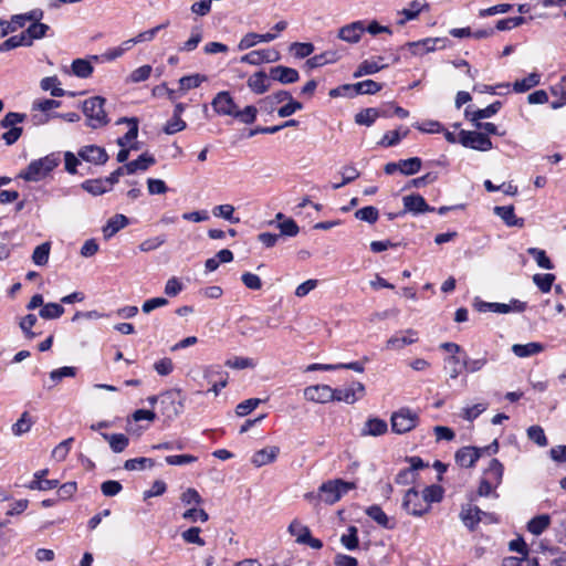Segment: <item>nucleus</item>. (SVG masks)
<instances>
[{
  "instance_id": "obj_32",
  "label": "nucleus",
  "mask_w": 566,
  "mask_h": 566,
  "mask_svg": "<svg viewBox=\"0 0 566 566\" xmlns=\"http://www.w3.org/2000/svg\"><path fill=\"white\" fill-rule=\"evenodd\" d=\"M102 437L116 453L124 451L129 443V439L123 433H102Z\"/></svg>"
},
{
  "instance_id": "obj_21",
  "label": "nucleus",
  "mask_w": 566,
  "mask_h": 566,
  "mask_svg": "<svg viewBox=\"0 0 566 566\" xmlns=\"http://www.w3.org/2000/svg\"><path fill=\"white\" fill-rule=\"evenodd\" d=\"M467 366V356L463 358L457 355H450L444 358V370L448 373L451 379L458 378V376L462 373Z\"/></svg>"
},
{
  "instance_id": "obj_36",
  "label": "nucleus",
  "mask_w": 566,
  "mask_h": 566,
  "mask_svg": "<svg viewBox=\"0 0 566 566\" xmlns=\"http://www.w3.org/2000/svg\"><path fill=\"white\" fill-rule=\"evenodd\" d=\"M289 533L295 537V541L298 544L305 543V539H308L307 536L310 535V528L302 524L300 521L294 520L289 525Z\"/></svg>"
},
{
  "instance_id": "obj_41",
  "label": "nucleus",
  "mask_w": 566,
  "mask_h": 566,
  "mask_svg": "<svg viewBox=\"0 0 566 566\" xmlns=\"http://www.w3.org/2000/svg\"><path fill=\"white\" fill-rule=\"evenodd\" d=\"M421 164L422 161L419 157L399 160V171L406 176L415 175L420 170Z\"/></svg>"
},
{
  "instance_id": "obj_34",
  "label": "nucleus",
  "mask_w": 566,
  "mask_h": 566,
  "mask_svg": "<svg viewBox=\"0 0 566 566\" xmlns=\"http://www.w3.org/2000/svg\"><path fill=\"white\" fill-rule=\"evenodd\" d=\"M30 45H31V40L27 39V34L22 32L18 35H13V36L7 39L6 41H3L0 44V52H7V51H10L18 46H30Z\"/></svg>"
},
{
  "instance_id": "obj_16",
  "label": "nucleus",
  "mask_w": 566,
  "mask_h": 566,
  "mask_svg": "<svg viewBox=\"0 0 566 566\" xmlns=\"http://www.w3.org/2000/svg\"><path fill=\"white\" fill-rule=\"evenodd\" d=\"M78 156L86 161L94 163L96 165H103L107 161L108 155L104 148L88 145L81 148Z\"/></svg>"
},
{
  "instance_id": "obj_44",
  "label": "nucleus",
  "mask_w": 566,
  "mask_h": 566,
  "mask_svg": "<svg viewBox=\"0 0 566 566\" xmlns=\"http://www.w3.org/2000/svg\"><path fill=\"white\" fill-rule=\"evenodd\" d=\"M439 39H424L417 42H411L408 44L413 54H424L431 52L436 49V44L439 42Z\"/></svg>"
},
{
  "instance_id": "obj_46",
  "label": "nucleus",
  "mask_w": 566,
  "mask_h": 566,
  "mask_svg": "<svg viewBox=\"0 0 566 566\" xmlns=\"http://www.w3.org/2000/svg\"><path fill=\"white\" fill-rule=\"evenodd\" d=\"M366 514L376 523L386 528H391L389 517L378 505H371L366 510Z\"/></svg>"
},
{
  "instance_id": "obj_22",
  "label": "nucleus",
  "mask_w": 566,
  "mask_h": 566,
  "mask_svg": "<svg viewBox=\"0 0 566 566\" xmlns=\"http://www.w3.org/2000/svg\"><path fill=\"white\" fill-rule=\"evenodd\" d=\"M494 213L509 227L522 228L524 226V220L515 216L513 206H497L494 208Z\"/></svg>"
},
{
  "instance_id": "obj_38",
  "label": "nucleus",
  "mask_w": 566,
  "mask_h": 566,
  "mask_svg": "<svg viewBox=\"0 0 566 566\" xmlns=\"http://www.w3.org/2000/svg\"><path fill=\"white\" fill-rule=\"evenodd\" d=\"M40 86L43 91H50L54 97H62L65 91L60 87V81L56 76H48L41 80Z\"/></svg>"
},
{
  "instance_id": "obj_1",
  "label": "nucleus",
  "mask_w": 566,
  "mask_h": 566,
  "mask_svg": "<svg viewBox=\"0 0 566 566\" xmlns=\"http://www.w3.org/2000/svg\"><path fill=\"white\" fill-rule=\"evenodd\" d=\"M60 163L59 156L51 154L43 158L33 160L21 171L19 177L27 181H40L45 178Z\"/></svg>"
},
{
  "instance_id": "obj_4",
  "label": "nucleus",
  "mask_w": 566,
  "mask_h": 566,
  "mask_svg": "<svg viewBox=\"0 0 566 566\" xmlns=\"http://www.w3.org/2000/svg\"><path fill=\"white\" fill-rule=\"evenodd\" d=\"M356 485L353 482H345L343 480H332L323 483L319 486V497L322 501L328 504H334L348 491L355 489Z\"/></svg>"
},
{
  "instance_id": "obj_18",
  "label": "nucleus",
  "mask_w": 566,
  "mask_h": 566,
  "mask_svg": "<svg viewBox=\"0 0 566 566\" xmlns=\"http://www.w3.org/2000/svg\"><path fill=\"white\" fill-rule=\"evenodd\" d=\"M270 76L282 84H291L298 81V72L295 69L277 65L270 70Z\"/></svg>"
},
{
  "instance_id": "obj_56",
  "label": "nucleus",
  "mask_w": 566,
  "mask_h": 566,
  "mask_svg": "<svg viewBox=\"0 0 566 566\" xmlns=\"http://www.w3.org/2000/svg\"><path fill=\"white\" fill-rule=\"evenodd\" d=\"M356 94H376L382 87L380 83H377L373 80H365L358 83H355Z\"/></svg>"
},
{
  "instance_id": "obj_45",
  "label": "nucleus",
  "mask_w": 566,
  "mask_h": 566,
  "mask_svg": "<svg viewBox=\"0 0 566 566\" xmlns=\"http://www.w3.org/2000/svg\"><path fill=\"white\" fill-rule=\"evenodd\" d=\"M234 207L230 203L219 205L212 209V214L216 218H222L232 223H238L240 219L234 217Z\"/></svg>"
},
{
  "instance_id": "obj_35",
  "label": "nucleus",
  "mask_w": 566,
  "mask_h": 566,
  "mask_svg": "<svg viewBox=\"0 0 566 566\" xmlns=\"http://www.w3.org/2000/svg\"><path fill=\"white\" fill-rule=\"evenodd\" d=\"M72 72L75 76L87 78L92 75L94 67L90 61L84 59H76L72 62Z\"/></svg>"
},
{
  "instance_id": "obj_43",
  "label": "nucleus",
  "mask_w": 566,
  "mask_h": 566,
  "mask_svg": "<svg viewBox=\"0 0 566 566\" xmlns=\"http://www.w3.org/2000/svg\"><path fill=\"white\" fill-rule=\"evenodd\" d=\"M82 188L94 196H98L111 190V187L107 186L106 179L86 180L82 184Z\"/></svg>"
},
{
  "instance_id": "obj_10",
  "label": "nucleus",
  "mask_w": 566,
  "mask_h": 566,
  "mask_svg": "<svg viewBox=\"0 0 566 566\" xmlns=\"http://www.w3.org/2000/svg\"><path fill=\"white\" fill-rule=\"evenodd\" d=\"M184 397L179 390L168 391L161 396V405L164 406V413L168 418H175L184 410Z\"/></svg>"
},
{
  "instance_id": "obj_5",
  "label": "nucleus",
  "mask_w": 566,
  "mask_h": 566,
  "mask_svg": "<svg viewBox=\"0 0 566 566\" xmlns=\"http://www.w3.org/2000/svg\"><path fill=\"white\" fill-rule=\"evenodd\" d=\"M418 421L417 412L408 408H401L391 415V430L397 434L407 433L417 427Z\"/></svg>"
},
{
  "instance_id": "obj_8",
  "label": "nucleus",
  "mask_w": 566,
  "mask_h": 566,
  "mask_svg": "<svg viewBox=\"0 0 566 566\" xmlns=\"http://www.w3.org/2000/svg\"><path fill=\"white\" fill-rule=\"evenodd\" d=\"M304 398L315 403L335 401V390L328 385H313L304 389Z\"/></svg>"
},
{
  "instance_id": "obj_53",
  "label": "nucleus",
  "mask_w": 566,
  "mask_h": 566,
  "mask_svg": "<svg viewBox=\"0 0 566 566\" xmlns=\"http://www.w3.org/2000/svg\"><path fill=\"white\" fill-rule=\"evenodd\" d=\"M36 322L38 318L34 314H28L20 319L19 326L23 332L25 338L33 339L36 336V334L31 331L32 327L36 324Z\"/></svg>"
},
{
  "instance_id": "obj_19",
  "label": "nucleus",
  "mask_w": 566,
  "mask_h": 566,
  "mask_svg": "<svg viewBox=\"0 0 566 566\" xmlns=\"http://www.w3.org/2000/svg\"><path fill=\"white\" fill-rule=\"evenodd\" d=\"M406 211L413 213L431 212L433 208L428 206L424 198L420 195H408L402 198Z\"/></svg>"
},
{
  "instance_id": "obj_12",
  "label": "nucleus",
  "mask_w": 566,
  "mask_h": 566,
  "mask_svg": "<svg viewBox=\"0 0 566 566\" xmlns=\"http://www.w3.org/2000/svg\"><path fill=\"white\" fill-rule=\"evenodd\" d=\"M216 113L223 116H232L235 114L237 104L229 92H219L211 102Z\"/></svg>"
},
{
  "instance_id": "obj_30",
  "label": "nucleus",
  "mask_w": 566,
  "mask_h": 566,
  "mask_svg": "<svg viewBox=\"0 0 566 566\" xmlns=\"http://www.w3.org/2000/svg\"><path fill=\"white\" fill-rule=\"evenodd\" d=\"M504 467L497 459H492L483 473V478L500 485L503 479Z\"/></svg>"
},
{
  "instance_id": "obj_40",
  "label": "nucleus",
  "mask_w": 566,
  "mask_h": 566,
  "mask_svg": "<svg viewBox=\"0 0 566 566\" xmlns=\"http://www.w3.org/2000/svg\"><path fill=\"white\" fill-rule=\"evenodd\" d=\"M168 23L169 22H166V23L157 25V27H155V28H153L150 30L140 32L135 38L126 40V45L127 46H134L135 44L140 43V42L151 41L156 36L157 32L159 30H161L163 28H166L168 25Z\"/></svg>"
},
{
  "instance_id": "obj_14",
  "label": "nucleus",
  "mask_w": 566,
  "mask_h": 566,
  "mask_svg": "<svg viewBox=\"0 0 566 566\" xmlns=\"http://www.w3.org/2000/svg\"><path fill=\"white\" fill-rule=\"evenodd\" d=\"M280 453V448L277 446H269L261 450H258L251 457V463L255 468H261L266 464L273 463Z\"/></svg>"
},
{
  "instance_id": "obj_49",
  "label": "nucleus",
  "mask_w": 566,
  "mask_h": 566,
  "mask_svg": "<svg viewBox=\"0 0 566 566\" xmlns=\"http://www.w3.org/2000/svg\"><path fill=\"white\" fill-rule=\"evenodd\" d=\"M501 106H502L501 102L496 101V102L490 104L489 106H486L485 108H481V109L473 112L471 119H472V122H479L480 119L492 117L500 111Z\"/></svg>"
},
{
  "instance_id": "obj_54",
  "label": "nucleus",
  "mask_w": 566,
  "mask_h": 566,
  "mask_svg": "<svg viewBox=\"0 0 566 566\" xmlns=\"http://www.w3.org/2000/svg\"><path fill=\"white\" fill-rule=\"evenodd\" d=\"M224 365L231 369L254 368L255 361L249 357H232L226 360Z\"/></svg>"
},
{
  "instance_id": "obj_48",
  "label": "nucleus",
  "mask_w": 566,
  "mask_h": 566,
  "mask_svg": "<svg viewBox=\"0 0 566 566\" xmlns=\"http://www.w3.org/2000/svg\"><path fill=\"white\" fill-rule=\"evenodd\" d=\"M64 307L57 303H46L40 310V316L44 319H55L63 315Z\"/></svg>"
},
{
  "instance_id": "obj_61",
  "label": "nucleus",
  "mask_w": 566,
  "mask_h": 566,
  "mask_svg": "<svg viewBox=\"0 0 566 566\" xmlns=\"http://www.w3.org/2000/svg\"><path fill=\"white\" fill-rule=\"evenodd\" d=\"M442 489L439 485H430L423 489L422 496L423 500L429 504V507L432 503L440 502L442 499Z\"/></svg>"
},
{
  "instance_id": "obj_6",
  "label": "nucleus",
  "mask_w": 566,
  "mask_h": 566,
  "mask_svg": "<svg viewBox=\"0 0 566 566\" xmlns=\"http://www.w3.org/2000/svg\"><path fill=\"white\" fill-rule=\"evenodd\" d=\"M459 143L474 150L488 151L493 148L491 139L482 133L461 130L459 133Z\"/></svg>"
},
{
  "instance_id": "obj_51",
  "label": "nucleus",
  "mask_w": 566,
  "mask_h": 566,
  "mask_svg": "<svg viewBox=\"0 0 566 566\" xmlns=\"http://www.w3.org/2000/svg\"><path fill=\"white\" fill-rule=\"evenodd\" d=\"M32 421L29 417V413L25 411L21 415L15 423L12 424V433L17 437L27 433L31 430Z\"/></svg>"
},
{
  "instance_id": "obj_26",
  "label": "nucleus",
  "mask_w": 566,
  "mask_h": 566,
  "mask_svg": "<svg viewBox=\"0 0 566 566\" xmlns=\"http://www.w3.org/2000/svg\"><path fill=\"white\" fill-rule=\"evenodd\" d=\"M387 430L388 424L385 420L379 418H369L361 429V436L378 437L385 434Z\"/></svg>"
},
{
  "instance_id": "obj_7",
  "label": "nucleus",
  "mask_w": 566,
  "mask_h": 566,
  "mask_svg": "<svg viewBox=\"0 0 566 566\" xmlns=\"http://www.w3.org/2000/svg\"><path fill=\"white\" fill-rule=\"evenodd\" d=\"M402 507L408 514L421 516L429 511V504L423 500L421 493L415 489H409L402 501Z\"/></svg>"
},
{
  "instance_id": "obj_11",
  "label": "nucleus",
  "mask_w": 566,
  "mask_h": 566,
  "mask_svg": "<svg viewBox=\"0 0 566 566\" xmlns=\"http://www.w3.org/2000/svg\"><path fill=\"white\" fill-rule=\"evenodd\" d=\"M335 401L353 405L365 396L364 384L356 381L345 388H336Z\"/></svg>"
},
{
  "instance_id": "obj_59",
  "label": "nucleus",
  "mask_w": 566,
  "mask_h": 566,
  "mask_svg": "<svg viewBox=\"0 0 566 566\" xmlns=\"http://www.w3.org/2000/svg\"><path fill=\"white\" fill-rule=\"evenodd\" d=\"M201 530L199 527H190L181 533V537L186 543L196 544L198 546H205L206 542L200 536Z\"/></svg>"
},
{
  "instance_id": "obj_3",
  "label": "nucleus",
  "mask_w": 566,
  "mask_h": 566,
  "mask_svg": "<svg viewBox=\"0 0 566 566\" xmlns=\"http://www.w3.org/2000/svg\"><path fill=\"white\" fill-rule=\"evenodd\" d=\"M42 10H32L31 12L25 14L14 15L12 18V22L15 23L18 27H24L27 21L33 22L23 32L27 34V39H30L32 43L33 40L43 38L46 31L49 30V25L39 22L42 19Z\"/></svg>"
},
{
  "instance_id": "obj_60",
  "label": "nucleus",
  "mask_w": 566,
  "mask_h": 566,
  "mask_svg": "<svg viewBox=\"0 0 566 566\" xmlns=\"http://www.w3.org/2000/svg\"><path fill=\"white\" fill-rule=\"evenodd\" d=\"M261 402L262 400L259 398L247 399L235 407V413L238 417H244L256 409Z\"/></svg>"
},
{
  "instance_id": "obj_13",
  "label": "nucleus",
  "mask_w": 566,
  "mask_h": 566,
  "mask_svg": "<svg viewBox=\"0 0 566 566\" xmlns=\"http://www.w3.org/2000/svg\"><path fill=\"white\" fill-rule=\"evenodd\" d=\"M418 340V333L413 329H407L392 335L386 342V348L390 350H399L405 346L411 345Z\"/></svg>"
},
{
  "instance_id": "obj_39",
  "label": "nucleus",
  "mask_w": 566,
  "mask_h": 566,
  "mask_svg": "<svg viewBox=\"0 0 566 566\" xmlns=\"http://www.w3.org/2000/svg\"><path fill=\"white\" fill-rule=\"evenodd\" d=\"M539 83V74L531 73L522 80H517L513 84V90L516 93H524Z\"/></svg>"
},
{
  "instance_id": "obj_28",
  "label": "nucleus",
  "mask_w": 566,
  "mask_h": 566,
  "mask_svg": "<svg viewBox=\"0 0 566 566\" xmlns=\"http://www.w3.org/2000/svg\"><path fill=\"white\" fill-rule=\"evenodd\" d=\"M429 4L427 2H420L418 0H413L409 3L408 8L401 10L400 14L403 15V19L399 20L398 23L403 25L409 20H415L421 11L428 10Z\"/></svg>"
},
{
  "instance_id": "obj_62",
  "label": "nucleus",
  "mask_w": 566,
  "mask_h": 566,
  "mask_svg": "<svg viewBox=\"0 0 566 566\" xmlns=\"http://www.w3.org/2000/svg\"><path fill=\"white\" fill-rule=\"evenodd\" d=\"M527 437L539 447H546L548 443L545 432L539 426H531L527 429Z\"/></svg>"
},
{
  "instance_id": "obj_37",
  "label": "nucleus",
  "mask_w": 566,
  "mask_h": 566,
  "mask_svg": "<svg viewBox=\"0 0 566 566\" xmlns=\"http://www.w3.org/2000/svg\"><path fill=\"white\" fill-rule=\"evenodd\" d=\"M51 252V243L44 242L38 245L32 253V261L35 265L43 266L48 264Z\"/></svg>"
},
{
  "instance_id": "obj_64",
  "label": "nucleus",
  "mask_w": 566,
  "mask_h": 566,
  "mask_svg": "<svg viewBox=\"0 0 566 566\" xmlns=\"http://www.w3.org/2000/svg\"><path fill=\"white\" fill-rule=\"evenodd\" d=\"M357 219L369 223H375L378 220L379 213L375 207H364L355 212Z\"/></svg>"
},
{
  "instance_id": "obj_2",
  "label": "nucleus",
  "mask_w": 566,
  "mask_h": 566,
  "mask_svg": "<svg viewBox=\"0 0 566 566\" xmlns=\"http://www.w3.org/2000/svg\"><path fill=\"white\" fill-rule=\"evenodd\" d=\"M106 99L101 96H94L83 102V113L87 118V125L92 128H99L108 123L107 114L104 109Z\"/></svg>"
},
{
  "instance_id": "obj_50",
  "label": "nucleus",
  "mask_w": 566,
  "mask_h": 566,
  "mask_svg": "<svg viewBox=\"0 0 566 566\" xmlns=\"http://www.w3.org/2000/svg\"><path fill=\"white\" fill-rule=\"evenodd\" d=\"M554 281H555V275L552 273H545V274L537 273V274L533 275V282L543 293H547L551 291Z\"/></svg>"
},
{
  "instance_id": "obj_24",
  "label": "nucleus",
  "mask_w": 566,
  "mask_h": 566,
  "mask_svg": "<svg viewBox=\"0 0 566 566\" xmlns=\"http://www.w3.org/2000/svg\"><path fill=\"white\" fill-rule=\"evenodd\" d=\"M248 87L255 94H263L270 88V80L265 72L259 71L248 78Z\"/></svg>"
},
{
  "instance_id": "obj_52",
  "label": "nucleus",
  "mask_w": 566,
  "mask_h": 566,
  "mask_svg": "<svg viewBox=\"0 0 566 566\" xmlns=\"http://www.w3.org/2000/svg\"><path fill=\"white\" fill-rule=\"evenodd\" d=\"M379 114L376 108H366L355 116V122L358 125H365L370 126L375 123V120L378 118Z\"/></svg>"
},
{
  "instance_id": "obj_15",
  "label": "nucleus",
  "mask_w": 566,
  "mask_h": 566,
  "mask_svg": "<svg viewBox=\"0 0 566 566\" xmlns=\"http://www.w3.org/2000/svg\"><path fill=\"white\" fill-rule=\"evenodd\" d=\"M482 449L463 447L455 453V461L462 468H472L481 457Z\"/></svg>"
},
{
  "instance_id": "obj_33",
  "label": "nucleus",
  "mask_w": 566,
  "mask_h": 566,
  "mask_svg": "<svg viewBox=\"0 0 566 566\" xmlns=\"http://www.w3.org/2000/svg\"><path fill=\"white\" fill-rule=\"evenodd\" d=\"M551 524V517L547 514H542L533 517L528 524L527 530L538 536L541 535Z\"/></svg>"
},
{
  "instance_id": "obj_63",
  "label": "nucleus",
  "mask_w": 566,
  "mask_h": 566,
  "mask_svg": "<svg viewBox=\"0 0 566 566\" xmlns=\"http://www.w3.org/2000/svg\"><path fill=\"white\" fill-rule=\"evenodd\" d=\"M76 375L75 367H61L54 369L50 373V379L53 382V386L57 385L65 377H74Z\"/></svg>"
},
{
  "instance_id": "obj_20",
  "label": "nucleus",
  "mask_w": 566,
  "mask_h": 566,
  "mask_svg": "<svg viewBox=\"0 0 566 566\" xmlns=\"http://www.w3.org/2000/svg\"><path fill=\"white\" fill-rule=\"evenodd\" d=\"M482 511L478 506L467 505L460 512V518L471 531L482 521Z\"/></svg>"
},
{
  "instance_id": "obj_58",
  "label": "nucleus",
  "mask_w": 566,
  "mask_h": 566,
  "mask_svg": "<svg viewBox=\"0 0 566 566\" xmlns=\"http://www.w3.org/2000/svg\"><path fill=\"white\" fill-rule=\"evenodd\" d=\"M73 438L60 442L52 451V458L59 462L64 461L71 450Z\"/></svg>"
},
{
  "instance_id": "obj_29",
  "label": "nucleus",
  "mask_w": 566,
  "mask_h": 566,
  "mask_svg": "<svg viewBox=\"0 0 566 566\" xmlns=\"http://www.w3.org/2000/svg\"><path fill=\"white\" fill-rule=\"evenodd\" d=\"M156 163L154 156L148 154H142L136 160L129 161L126 165V174L133 175L137 170H147L150 166Z\"/></svg>"
},
{
  "instance_id": "obj_25",
  "label": "nucleus",
  "mask_w": 566,
  "mask_h": 566,
  "mask_svg": "<svg viewBox=\"0 0 566 566\" xmlns=\"http://www.w3.org/2000/svg\"><path fill=\"white\" fill-rule=\"evenodd\" d=\"M128 224V219L124 214H115L108 219L107 223L103 228V235L105 239H111L119 230L124 229Z\"/></svg>"
},
{
  "instance_id": "obj_57",
  "label": "nucleus",
  "mask_w": 566,
  "mask_h": 566,
  "mask_svg": "<svg viewBox=\"0 0 566 566\" xmlns=\"http://www.w3.org/2000/svg\"><path fill=\"white\" fill-rule=\"evenodd\" d=\"M59 486V480H49V479H35L27 484L29 490H39V491H49Z\"/></svg>"
},
{
  "instance_id": "obj_9",
  "label": "nucleus",
  "mask_w": 566,
  "mask_h": 566,
  "mask_svg": "<svg viewBox=\"0 0 566 566\" xmlns=\"http://www.w3.org/2000/svg\"><path fill=\"white\" fill-rule=\"evenodd\" d=\"M280 53L275 49H263L251 51L243 56L240 61L250 65H260L263 63H273L280 60Z\"/></svg>"
},
{
  "instance_id": "obj_27",
  "label": "nucleus",
  "mask_w": 566,
  "mask_h": 566,
  "mask_svg": "<svg viewBox=\"0 0 566 566\" xmlns=\"http://www.w3.org/2000/svg\"><path fill=\"white\" fill-rule=\"evenodd\" d=\"M544 350V346L541 343L532 342L527 344H514L512 352L514 355L521 358L537 355Z\"/></svg>"
},
{
  "instance_id": "obj_17",
  "label": "nucleus",
  "mask_w": 566,
  "mask_h": 566,
  "mask_svg": "<svg viewBox=\"0 0 566 566\" xmlns=\"http://www.w3.org/2000/svg\"><path fill=\"white\" fill-rule=\"evenodd\" d=\"M365 31L361 21H356L339 29L338 38L348 43H357Z\"/></svg>"
},
{
  "instance_id": "obj_31",
  "label": "nucleus",
  "mask_w": 566,
  "mask_h": 566,
  "mask_svg": "<svg viewBox=\"0 0 566 566\" xmlns=\"http://www.w3.org/2000/svg\"><path fill=\"white\" fill-rule=\"evenodd\" d=\"M207 81V76L201 74H191L187 76H182L179 81V88L178 92H180V95H184L187 91L197 88L201 85V83Z\"/></svg>"
},
{
  "instance_id": "obj_55",
  "label": "nucleus",
  "mask_w": 566,
  "mask_h": 566,
  "mask_svg": "<svg viewBox=\"0 0 566 566\" xmlns=\"http://www.w3.org/2000/svg\"><path fill=\"white\" fill-rule=\"evenodd\" d=\"M338 59L339 55L337 53H332L331 57H327V54H317L306 61V66L308 69H315L323 66L327 63H334L338 61Z\"/></svg>"
},
{
  "instance_id": "obj_23",
  "label": "nucleus",
  "mask_w": 566,
  "mask_h": 566,
  "mask_svg": "<svg viewBox=\"0 0 566 566\" xmlns=\"http://www.w3.org/2000/svg\"><path fill=\"white\" fill-rule=\"evenodd\" d=\"M382 62H384L382 57H377V60L371 59V60L363 61L358 65L357 70L354 72V77L357 78V77H360L364 75H370V74L377 73L378 71H380L387 66V64H385Z\"/></svg>"
},
{
  "instance_id": "obj_42",
  "label": "nucleus",
  "mask_w": 566,
  "mask_h": 566,
  "mask_svg": "<svg viewBox=\"0 0 566 566\" xmlns=\"http://www.w3.org/2000/svg\"><path fill=\"white\" fill-rule=\"evenodd\" d=\"M486 409L488 402H478L472 406H465L461 409L460 417H462L467 421H473Z\"/></svg>"
},
{
  "instance_id": "obj_47",
  "label": "nucleus",
  "mask_w": 566,
  "mask_h": 566,
  "mask_svg": "<svg viewBox=\"0 0 566 566\" xmlns=\"http://www.w3.org/2000/svg\"><path fill=\"white\" fill-rule=\"evenodd\" d=\"M527 253L533 256L539 268L545 270H552L554 268V264L544 250L538 248H528Z\"/></svg>"
}]
</instances>
